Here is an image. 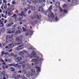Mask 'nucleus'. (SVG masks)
Instances as JSON below:
<instances>
[{"instance_id": "1", "label": "nucleus", "mask_w": 79, "mask_h": 79, "mask_svg": "<svg viewBox=\"0 0 79 79\" xmlns=\"http://www.w3.org/2000/svg\"><path fill=\"white\" fill-rule=\"evenodd\" d=\"M23 36L21 35L19 36H18L16 39V40L17 42H21V43L19 42L18 43V45H20L23 44V42L21 41V40H23Z\"/></svg>"}, {"instance_id": "2", "label": "nucleus", "mask_w": 79, "mask_h": 79, "mask_svg": "<svg viewBox=\"0 0 79 79\" xmlns=\"http://www.w3.org/2000/svg\"><path fill=\"white\" fill-rule=\"evenodd\" d=\"M13 37V35H7L6 37V43H9L10 42V40Z\"/></svg>"}, {"instance_id": "3", "label": "nucleus", "mask_w": 79, "mask_h": 79, "mask_svg": "<svg viewBox=\"0 0 79 79\" xmlns=\"http://www.w3.org/2000/svg\"><path fill=\"white\" fill-rule=\"evenodd\" d=\"M36 9L39 12H40V11L43 12V8L39 5H38L36 6Z\"/></svg>"}, {"instance_id": "4", "label": "nucleus", "mask_w": 79, "mask_h": 79, "mask_svg": "<svg viewBox=\"0 0 79 79\" xmlns=\"http://www.w3.org/2000/svg\"><path fill=\"white\" fill-rule=\"evenodd\" d=\"M7 31H8V32H7L8 34H11V33H14V32H15V30L12 28L8 29Z\"/></svg>"}, {"instance_id": "5", "label": "nucleus", "mask_w": 79, "mask_h": 79, "mask_svg": "<svg viewBox=\"0 0 79 79\" xmlns=\"http://www.w3.org/2000/svg\"><path fill=\"white\" fill-rule=\"evenodd\" d=\"M18 31H16V32H15V34L17 35L18 34L21 33V31H22V29L21 28L18 27Z\"/></svg>"}, {"instance_id": "6", "label": "nucleus", "mask_w": 79, "mask_h": 79, "mask_svg": "<svg viewBox=\"0 0 79 79\" xmlns=\"http://www.w3.org/2000/svg\"><path fill=\"white\" fill-rule=\"evenodd\" d=\"M13 43H12L11 44H9L8 46H6L5 47V48L6 49H7V48L8 49H9L10 48H13V47H12V45H13Z\"/></svg>"}, {"instance_id": "7", "label": "nucleus", "mask_w": 79, "mask_h": 79, "mask_svg": "<svg viewBox=\"0 0 79 79\" xmlns=\"http://www.w3.org/2000/svg\"><path fill=\"white\" fill-rule=\"evenodd\" d=\"M19 64H21V65H22V67L23 68H25V67H26V63H25L24 61H20L19 63Z\"/></svg>"}, {"instance_id": "8", "label": "nucleus", "mask_w": 79, "mask_h": 79, "mask_svg": "<svg viewBox=\"0 0 79 79\" xmlns=\"http://www.w3.org/2000/svg\"><path fill=\"white\" fill-rule=\"evenodd\" d=\"M37 59H38V60H37L36 61L34 62V64H39V62L37 61H41V60H42V59H41V58L37 57Z\"/></svg>"}, {"instance_id": "9", "label": "nucleus", "mask_w": 79, "mask_h": 79, "mask_svg": "<svg viewBox=\"0 0 79 79\" xmlns=\"http://www.w3.org/2000/svg\"><path fill=\"white\" fill-rule=\"evenodd\" d=\"M10 56V55L9 54L8 52H6V54L4 56V58H8Z\"/></svg>"}, {"instance_id": "10", "label": "nucleus", "mask_w": 79, "mask_h": 79, "mask_svg": "<svg viewBox=\"0 0 79 79\" xmlns=\"http://www.w3.org/2000/svg\"><path fill=\"white\" fill-rule=\"evenodd\" d=\"M48 16V17H49V18H52V19H53V18H54V15H53V13H52V12L51 14H49Z\"/></svg>"}, {"instance_id": "11", "label": "nucleus", "mask_w": 79, "mask_h": 79, "mask_svg": "<svg viewBox=\"0 0 79 79\" xmlns=\"http://www.w3.org/2000/svg\"><path fill=\"white\" fill-rule=\"evenodd\" d=\"M27 1L28 3H29L30 4H31V3H34L35 2L34 0H30V1L29 0H27Z\"/></svg>"}, {"instance_id": "12", "label": "nucleus", "mask_w": 79, "mask_h": 79, "mask_svg": "<svg viewBox=\"0 0 79 79\" xmlns=\"http://www.w3.org/2000/svg\"><path fill=\"white\" fill-rule=\"evenodd\" d=\"M15 60H17L18 61H20L22 60V58L21 57H18L15 59Z\"/></svg>"}, {"instance_id": "13", "label": "nucleus", "mask_w": 79, "mask_h": 79, "mask_svg": "<svg viewBox=\"0 0 79 79\" xmlns=\"http://www.w3.org/2000/svg\"><path fill=\"white\" fill-rule=\"evenodd\" d=\"M23 46L22 45H20L17 48L19 50H22V49H23L24 48H23Z\"/></svg>"}, {"instance_id": "14", "label": "nucleus", "mask_w": 79, "mask_h": 79, "mask_svg": "<svg viewBox=\"0 0 79 79\" xmlns=\"http://www.w3.org/2000/svg\"><path fill=\"white\" fill-rule=\"evenodd\" d=\"M26 52H27V51H21L19 52V54L20 55H25V53Z\"/></svg>"}, {"instance_id": "15", "label": "nucleus", "mask_w": 79, "mask_h": 79, "mask_svg": "<svg viewBox=\"0 0 79 79\" xmlns=\"http://www.w3.org/2000/svg\"><path fill=\"white\" fill-rule=\"evenodd\" d=\"M60 12L62 13L63 11L64 13H67L68 12H67V10H63L62 8H61L60 9Z\"/></svg>"}, {"instance_id": "16", "label": "nucleus", "mask_w": 79, "mask_h": 79, "mask_svg": "<svg viewBox=\"0 0 79 79\" xmlns=\"http://www.w3.org/2000/svg\"><path fill=\"white\" fill-rule=\"evenodd\" d=\"M36 18L37 19H40V20L41 19V18H42V16L40 15H36Z\"/></svg>"}, {"instance_id": "17", "label": "nucleus", "mask_w": 79, "mask_h": 79, "mask_svg": "<svg viewBox=\"0 0 79 79\" xmlns=\"http://www.w3.org/2000/svg\"><path fill=\"white\" fill-rule=\"evenodd\" d=\"M5 31V28H2L0 30V31L2 33H3Z\"/></svg>"}, {"instance_id": "18", "label": "nucleus", "mask_w": 79, "mask_h": 79, "mask_svg": "<svg viewBox=\"0 0 79 79\" xmlns=\"http://www.w3.org/2000/svg\"><path fill=\"white\" fill-rule=\"evenodd\" d=\"M52 6H51L48 9L49 12H51L52 11Z\"/></svg>"}, {"instance_id": "19", "label": "nucleus", "mask_w": 79, "mask_h": 79, "mask_svg": "<svg viewBox=\"0 0 79 79\" xmlns=\"http://www.w3.org/2000/svg\"><path fill=\"white\" fill-rule=\"evenodd\" d=\"M6 27H11V23H9V24H6Z\"/></svg>"}, {"instance_id": "20", "label": "nucleus", "mask_w": 79, "mask_h": 79, "mask_svg": "<svg viewBox=\"0 0 79 79\" xmlns=\"http://www.w3.org/2000/svg\"><path fill=\"white\" fill-rule=\"evenodd\" d=\"M14 7L15 6L13 5H11L10 7V9H11L12 11H14V10H15V8H14Z\"/></svg>"}, {"instance_id": "21", "label": "nucleus", "mask_w": 79, "mask_h": 79, "mask_svg": "<svg viewBox=\"0 0 79 79\" xmlns=\"http://www.w3.org/2000/svg\"><path fill=\"white\" fill-rule=\"evenodd\" d=\"M22 73L23 74H26L27 72L26 71V70H25V69H24L22 71Z\"/></svg>"}, {"instance_id": "22", "label": "nucleus", "mask_w": 79, "mask_h": 79, "mask_svg": "<svg viewBox=\"0 0 79 79\" xmlns=\"http://www.w3.org/2000/svg\"><path fill=\"white\" fill-rule=\"evenodd\" d=\"M6 54V52H5V51H2L1 52V56H3V55H5Z\"/></svg>"}, {"instance_id": "23", "label": "nucleus", "mask_w": 79, "mask_h": 79, "mask_svg": "<svg viewBox=\"0 0 79 79\" xmlns=\"http://www.w3.org/2000/svg\"><path fill=\"white\" fill-rule=\"evenodd\" d=\"M19 51V50L18 48H17V47L15 48V53H18Z\"/></svg>"}, {"instance_id": "24", "label": "nucleus", "mask_w": 79, "mask_h": 79, "mask_svg": "<svg viewBox=\"0 0 79 79\" xmlns=\"http://www.w3.org/2000/svg\"><path fill=\"white\" fill-rule=\"evenodd\" d=\"M4 78H3V79H6V78H8V75H4L3 76Z\"/></svg>"}, {"instance_id": "25", "label": "nucleus", "mask_w": 79, "mask_h": 79, "mask_svg": "<svg viewBox=\"0 0 79 79\" xmlns=\"http://www.w3.org/2000/svg\"><path fill=\"white\" fill-rule=\"evenodd\" d=\"M17 44H18V43L17 42H16L14 43L13 45H12V48H13V47H14L15 46H16V45Z\"/></svg>"}, {"instance_id": "26", "label": "nucleus", "mask_w": 79, "mask_h": 79, "mask_svg": "<svg viewBox=\"0 0 79 79\" xmlns=\"http://www.w3.org/2000/svg\"><path fill=\"white\" fill-rule=\"evenodd\" d=\"M16 24H15L14 25V26H12V27L13 28V29L15 31L16 30Z\"/></svg>"}, {"instance_id": "27", "label": "nucleus", "mask_w": 79, "mask_h": 79, "mask_svg": "<svg viewBox=\"0 0 79 79\" xmlns=\"http://www.w3.org/2000/svg\"><path fill=\"white\" fill-rule=\"evenodd\" d=\"M31 9L33 11H35V6H32L31 7Z\"/></svg>"}, {"instance_id": "28", "label": "nucleus", "mask_w": 79, "mask_h": 79, "mask_svg": "<svg viewBox=\"0 0 79 79\" xmlns=\"http://www.w3.org/2000/svg\"><path fill=\"white\" fill-rule=\"evenodd\" d=\"M15 41V39L14 38H11V39L10 40V42H13Z\"/></svg>"}, {"instance_id": "29", "label": "nucleus", "mask_w": 79, "mask_h": 79, "mask_svg": "<svg viewBox=\"0 0 79 79\" xmlns=\"http://www.w3.org/2000/svg\"><path fill=\"white\" fill-rule=\"evenodd\" d=\"M37 72H40V69L39 67H37Z\"/></svg>"}, {"instance_id": "30", "label": "nucleus", "mask_w": 79, "mask_h": 79, "mask_svg": "<svg viewBox=\"0 0 79 79\" xmlns=\"http://www.w3.org/2000/svg\"><path fill=\"white\" fill-rule=\"evenodd\" d=\"M10 56L12 57L14 56V55H15V54L13 52H11L10 53Z\"/></svg>"}, {"instance_id": "31", "label": "nucleus", "mask_w": 79, "mask_h": 79, "mask_svg": "<svg viewBox=\"0 0 79 79\" xmlns=\"http://www.w3.org/2000/svg\"><path fill=\"white\" fill-rule=\"evenodd\" d=\"M15 66L18 67L19 68H21V65H19L18 64H15Z\"/></svg>"}, {"instance_id": "32", "label": "nucleus", "mask_w": 79, "mask_h": 79, "mask_svg": "<svg viewBox=\"0 0 79 79\" xmlns=\"http://www.w3.org/2000/svg\"><path fill=\"white\" fill-rule=\"evenodd\" d=\"M10 70L12 72H14V71H15V69L13 67H11L10 68Z\"/></svg>"}, {"instance_id": "33", "label": "nucleus", "mask_w": 79, "mask_h": 79, "mask_svg": "<svg viewBox=\"0 0 79 79\" xmlns=\"http://www.w3.org/2000/svg\"><path fill=\"white\" fill-rule=\"evenodd\" d=\"M55 6H60V4L59 2H56V3Z\"/></svg>"}, {"instance_id": "34", "label": "nucleus", "mask_w": 79, "mask_h": 79, "mask_svg": "<svg viewBox=\"0 0 79 79\" xmlns=\"http://www.w3.org/2000/svg\"><path fill=\"white\" fill-rule=\"evenodd\" d=\"M6 72H5V71H3L2 72V75H3L4 76V75H5V73H6Z\"/></svg>"}, {"instance_id": "35", "label": "nucleus", "mask_w": 79, "mask_h": 79, "mask_svg": "<svg viewBox=\"0 0 79 79\" xmlns=\"http://www.w3.org/2000/svg\"><path fill=\"white\" fill-rule=\"evenodd\" d=\"M9 61H10L11 60L10 59H6L5 60V62H8V61H9Z\"/></svg>"}, {"instance_id": "36", "label": "nucleus", "mask_w": 79, "mask_h": 79, "mask_svg": "<svg viewBox=\"0 0 79 79\" xmlns=\"http://www.w3.org/2000/svg\"><path fill=\"white\" fill-rule=\"evenodd\" d=\"M8 16H11L12 14H11V12L10 11H9L8 12Z\"/></svg>"}, {"instance_id": "37", "label": "nucleus", "mask_w": 79, "mask_h": 79, "mask_svg": "<svg viewBox=\"0 0 79 79\" xmlns=\"http://www.w3.org/2000/svg\"><path fill=\"white\" fill-rule=\"evenodd\" d=\"M37 60L36 59H33L31 60L32 62H35L36 61H37Z\"/></svg>"}, {"instance_id": "38", "label": "nucleus", "mask_w": 79, "mask_h": 79, "mask_svg": "<svg viewBox=\"0 0 79 79\" xmlns=\"http://www.w3.org/2000/svg\"><path fill=\"white\" fill-rule=\"evenodd\" d=\"M21 13L22 14V15H23V16H26V15H25V14H24V12L23 11L21 12Z\"/></svg>"}, {"instance_id": "39", "label": "nucleus", "mask_w": 79, "mask_h": 79, "mask_svg": "<svg viewBox=\"0 0 79 79\" xmlns=\"http://www.w3.org/2000/svg\"><path fill=\"white\" fill-rule=\"evenodd\" d=\"M23 31H26V29L24 27H22Z\"/></svg>"}, {"instance_id": "40", "label": "nucleus", "mask_w": 79, "mask_h": 79, "mask_svg": "<svg viewBox=\"0 0 79 79\" xmlns=\"http://www.w3.org/2000/svg\"><path fill=\"white\" fill-rule=\"evenodd\" d=\"M22 19H23V17L22 18H19V19H18L19 20V21H21V20H22Z\"/></svg>"}, {"instance_id": "41", "label": "nucleus", "mask_w": 79, "mask_h": 79, "mask_svg": "<svg viewBox=\"0 0 79 79\" xmlns=\"http://www.w3.org/2000/svg\"><path fill=\"white\" fill-rule=\"evenodd\" d=\"M55 19L56 20V21H58V17H57V16H56L55 17Z\"/></svg>"}, {"instance_id": "42", "label": "nucleus", "mask_w": 79, "mask_h": 79, "mask_svg": "<svg viewBox=\"0 0 79 79\" xmlns=\"http://www.w3.org/2000/svg\"><path fill=\"white\" fill-rule=\"evenodd\" d=\"M23 61H24L25 63V62H27V59H23Z\"/></svg>"}, {"instance_id": "43", "label": "nucleus", "mask_w": 79, "mask_h": 79, "mask_svg": "<svg viewBox=\"0 0 79 79\" xmlns=\"http://www.w3.org/2000/svg\"><path fill=\"white\" fill-rule=\"evenodd\" d=\"M9 21L10 23H11V22H13V20L11 19V18H10V19Z\"/></svg>"}, {"instance_id": "44", "label": "nucleus", "mask_w": 79, "mask_h": 79, "mask_svg": "<svg viewBox=\"0 0 79 79\" xmlns=\"http://www.w3.org/2000/svg\"><path fill=\"white\" fill-rule=\"evenodd\" d=\"M40 2L41 4L43 3V0H40Z\"/></svg>"}, {"instance_id": "45", "label": "nucleus", "mask_w": 79, "mask_h": 79, "mask_svg": "<svg viewBox=\"0 0 79 79\" xmlns=\"http://www.w3.org/2000/svg\"><path fill=\"white\" fill-rule=\"evenodd\" d=\"M23 5L24 6H26V2H23Z\"/></svg>"}, {"instance_id": "46", "label": "nucleus", "mask_w": 79, "mask_h": 79, "mask_svg": "<svg viewBox=\"0 0 79 79\" xmlns=\"http://www.w3.org/2000/svg\"><path fill=\"white\" fill-rule=\"evenodd\" d=\"M3 2L4 3H7V1H6L5 0H3Z\"/></svg>"}, {"instance_id": "47", "label": "nucleus", "mask_w": 79, "mask_h": 79, "mask_svg": "<svg viewBox=\"0 0 79 79\" xmlns=\"http://www.w3.org/2000/svg\"><path fill=\"white\" fill-rule=\"evenodd\" d=\"M31 72H32V73H35V69H31Z\"/></svg>"}, {"instance_id": "48", "label": "nucleus", "mask_w": 79, "mask_h": 79, "mask_svg": "<svg viewBox=\"0 0 79 79\" xmlns=\"http://www.w3.org/2000/svg\"><path fill=\"white\" fill-rule=\"evenodd\" d=\"M17 56H18V55L17 54H15L14 56V58H16V57H17Z\"/></svg>"}, {"instance_id": "49", "label": "nucleus", "mask_w": 79, "mask_h": 79, "mask_svg": "<svg viewBox=\"0 0 79 79\" xmlns=\"http://www.w3.org/2000/svg\"><path fill=\"white\" fill-rule=\"evenodd\" d=\"M23 23H25L26 22V20L24 19L23 20Z\"/></svg>"}, {"instance_id": "50", "label": "nucleus", "mask_w": 79, "mask_h": 79, "mask_svg": "<svg viewBox=\"0 0 79 79\" xmlns=\"http://www.w3.org/2000/svg\"><path fill=\"white\" fill-rule=\"evenodd\" d=\"M7 8V6H4V9H5V10L6 9V8Z\"/></svg>"}, {"instance_id": "51", "label": "nucleus", "mask_w": 79, "mask_h": 79, "mask_svg": "<svg viewBox=\"0 0 79 79\" xmlns=\"http://www.w3.org/2000/svg\"><path fill=\"white\" fill-rule=\"evenodd\" d=\"M26 36H29V33H27L26 34Z\"/></svg>"}, {"instance_id": "52", "label": "nucleus", "mask_w": 79, "mask_h": 79, "mask_svg": "<svg viewBox=\"0 0 79 79\" xmlns=\"http://www.w3.org/2000/svg\"><path fill=\"white\" fill-rule=\"evenodd\" d=\"M19 16H23V15L21 13H19Z\"/></svg>"}, {"instance_id": "53", "label": "nucleus", "mask_w": 79, "mask_h": 79, "mask_svg": "<svg viewBox=\"0 0 79 79\" xmlns=\"http://www.w3.org/2000/svg\"><path fill=\"white\" fill-rule=\"evenodd\" d=\"M33 57H35L36 56V54H33Z\"/></svg>"}, {"instance_id": "54", "label": "nucleus", "mask_w": 79, "mask_h": 79, "mask_svg": "<svg viewBox=\"0 0 79 79\" xmlns=\"http://www.w3.org/2000/svg\"><path fill=\"white\" fill-rule=\"evenodd\" d=\"M12 3L13 5H15V4L16 3V2H12Z\"/></svg>"}, {"instance_id": "55", "label": "nucleus", "mask_w": 79, "mask_h": 79, "mask_svg": "<svg viewBox=\"0 0 79 79\" xmlns=\"http://www.w3.org/2000/svg\"><path fill=\"white\" fill-rule=\"evenodd\" d=\"M63 6L64 7H66V4H64L63 5Z\"/></svg>"}, {"instance_id": "56", "label": "nucleus", "mask_w": 79, "mask_h": 79, "mask_svg": "<svg viewBox=\"0 0 79 79\" xmlns=\"http://www.w3.org/2000/svg\"><path fill=\"white\" fill-rule=\"evenodd\" d=\"M9 66H13V64H9Z\"/></svg>"}, {"instance_id": "57", "label": "nucleus", "mask_w": 79, "mask_h": 79, "mask_svg": "<svg viewBox=\"0 0 79 79\" xmlns=\"http://www.w3.org/2000/svg\"><path fill=\"white\" fill-rule=\"evenodd\" d=\"M5 14L6 15H8V11H6V12H5Z\"/></svg>"}, {"instance_id": "58", "label": "nucleus", "mask_w": 79, "mask_h": 79, "mask_svg": "<svg viewBox=\"0 0 79 79\" xmlns=\"http://www.w3.org/2000/svg\"><path fill=\"white\" fill-rule=\"evenodd\" d=\"M21 1L22 2H26V0H21Z\"/></svg>"}, {"instance_id": "59", "label": "nucleus", "mask_w": 79, "mask_h": 79, "mask_svg": "<svg viewBox=\"0 0 79 79\" xmlns=\"http://www.w3.org/2000/svg\"><path fill=\"white\" fill-rule=\"evenodd\" d=\"M4 6H5V4H4L3 3L1 6L3 7Z\"/></svg>"}, {"instance_id": "60", "label": "nucleus", "mask_w": 79, "mask_h": 79, "mask_svg": "<svg viewBox=\"0 0 79 79\" xmlns=\"http://www.w3.org/2000/svg\"><path fill=\"white\" fill-rule=\"evenodd\" d=\"M24 11H27V9H25Z\"/></svg>"}, {"instance_id": "61", "label": "nucleus", "mask_w": 79, "mask_h": 79, "mask_svg": "<svg viewBox=\"0 0 79 79\" xmlns=\"http://www.w3.org/2000/svg\"><path fill=\"white\" fill-rule=\"evenodd\" d=\"M29 49L30 50H31V49H32V48L30 46L29 47Z\"/></svg>"}, {"instance_id": "62", "label": "nucleus", "mask_w": 79, "mask_h": 79, "mask_svg": "<svg viewBox=\"0 0 79 79\" xmlns=\"http://www.w3.org/2000/svg\"><path fill=\"white\" fill-rule=\"evenodd\" d=\"M1 16L2 18H4V15H3V14H2Z\"/></svg>"}, {"instance_id": "63", "label": "nucleus", "mask_w": 79, "mask_h": 79, "mask_svg": "<svg viewBox=\"0 0 79 79\" xmlns=\"http://www.w3.org/2000/svg\"><path fill=\"white\" fill-rule=\"evenodd\" d=\"M7 22V20H6L4 21V23L5 24Z\"/></svg>"}, {"instance_id": "64", "label": "nucleus", "mask_w": 79, "mask_h": 79, "mask_svg": "<svg viewBox=\"0 0 79 79\" xmlns=\"http://www.w3.org/2000/svg\"><path fill=\"white\" fill-rule=\"evenodd\" d=\"M31 13V10H29L28 12V14H30Z\"/></svg>"}]
</instances>
